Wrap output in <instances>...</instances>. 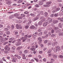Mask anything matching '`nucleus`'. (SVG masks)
<instances>
[{
  "label": "nucleus",
  "instance_id": "29",
  "mask_svg": "<svg viewBox=\"0 0 63 63\" xmlns=\"http://www.w3.org/2000/svg\"><path fill=\"white\" fill-rule=\"evenodd\" d=\"M44 15L46 17H47V16L48 15V13L47 12H46L45 13Z\"/></svg>",
  "mask_w": 63,
  "mask_h": 63
},
{
  "label": "nucleus",
  "instance_id": "6",
  "mask_svg": "<svg viewBox=\"0 0 63 63\" xmlns=\"http://www.w3.org/2000/svg\"><path fill=\"white\" fill-rule=\"evenodd\" d=\"M40 17L38 16H37L35 17L34 18L33 20V21H34L35 20H36L37 19H38L39 18V17Z\"/></svg>",
  "mask_w": 63,
  "mask_h": 63
},
{
  "label": "nucleus",
  "instance_id": "10",
  "mask_svg": "<svg viewBox=\"0 0 63 63\" xmlns=\"http://www.w3.org/2000/svg\"><path fill=\"white\" fill-rule=\"evenodd\" d=\"M52 19L51 18H49L48 19V22L49 23H50L52 21Z\"/></svg>",
  "mask_w": 63,
  "mask_h": 63
},
{
  "label": "nucleus",
  "instance_id": "26",
  "mask_svg": "<svg viewBox=\"0 0 63 63\" xmlns=\"http://www.w3.org/2000/svg\"><path fill=\"white\" fill-rule=\"evenodd\" d=\"M35 7H36V8H39V7H40V6L38 4H36L35 5Z\"/></svg>",
  "mask_w": 63,
  "mask_h": 63
},
{
  "label": "nucleus",
  "instance_id": "63",
  "mask_svg": "<svg viewBox=\"0 0 63 63\" xmlns=\"http://www.w3.org/2000/svg\"><path fill=\"white\" fill-rule=\"evenodd\" d=\"M1 40V42L2 43H4L5 41V40Z\"/></svg>",
  "mask_w": 63,
  "mask_h": 63
},
{
  "label": "nucleus",
  "instance_id": "50",
  "mask_svg": "<svg viewBox=\"0 0 63 63\" xmlns=\"http://www.w3.org/2000/svg\"><path fill=\"white\" fill-rule=\"evenodd\" d=\"M18 52L19 53V54L20 55H21V54L22 53V52L21 51H18Z\"/></svg>",
  "mask_w": 63,
  "mask_h": 63
},
{
  "label": "nucleus",
  "instance_id": "56",
  "mask_svg": "<svg viewBox=\"0 0 63 63\" xmlns=\"http://www.w3.org/2000/svg\"><path fill=\"white\" fill-rule=\"evenodd\" d=\"M59 10H60V8H58L56 9V12H57V11H59Z\"/></svg>",
  "mask_w": 63,
  "mask_h": 63
},
{
  "label": "nucleus",
  "instance_id": "17",
  "mask_svg": "<svg viewBox=\"0 0 63 63\" xmlns=\"http://www.w3.org/2000/svg\"><path fill=\"white\" fill-rule=\"evenodd\" d=\"M20 45H21V43L20 42H17L16 44V45L17 46H20Z\"/></svg>",
  "mask_w": 63,
  "mask_h": 63
},
{
  "label": "nucleus",
  "instance_id": "22",
  "mask_svg": "<svg viewBox=\"0 0 63 63\" xmlns=\"http://www.w3.org/2000/svg\"><path fill=\"white\" fill-rule=\"evenodd\" d=\"M35 28V26L33 25L31 26L30 27V28L31 29H32H32H34Z\"/></svg>",
  "mask_w": 63,
  "mask_h": 63
},
{
  "label": "nucleus",
  "instance_id": "55",
  "mask_svg": "<svg viewBox=\"0 0 63 63\" xmlns=\"http://www.w3.org/2000/svg\"><path fill=\"white\" fill-rule=\"evenodd\" d=\"M17 58V59H20L21 58V57L19 56H18Z\"/></svg>",
  "mask_w": 63,
  "mask_h": 63
},
{
  "label": "nucleus",
  "instance_id": "21",
  "mask_svg": "<svg viewBox=\"0 0 63 63\" xmlns=\"http://www.w3.org/2000/svg\"><path fill=\"white\" fill-rule=\"evenodd\" d=\"M53 56L54 59H56L57 58V56L56 55H54Z\"/></svg>",
  "mask_w": 63,
  "mask_h": 63
},
{
  "label": "nucleus",
  "instance_id": "15",
  "mask_svg": "<svg viewBox=\"0 0 63 63\" xmlns=\"http://www.w3.org/2000/svg\"><path fill=\"white\" fill-rule=\"evenodd\" d=\"M52 3V2L51 1H49L46 3V4H47L48 5H50V4Z\"/></svg>",
  "mask_w": 63,
  "mask_h": 63
},
{
  "label": "nucleus",
  "instance_id": "43",
  "mask_svg": "<svg viewBox=\"0 0 63 63\" xmlns=\"http://www.w3.org/2000/svg\"><path fill=\"white\" fill-rule=\"evenodd\" d=\"M9 29L7 28H5L4 29V31H8Z\"/></svg>",
  "mask_w": 63,
  "mask_h": 63
},
{
  "label": "nucleus",
  "instance_id": "33",
  "mask_svg": "<svg viewBox=\"0 0 63 63\" xmlns=\"http://www.w3.org/2000/svg\"><path fill=\"white\" fill-rule=\"evenodd\" d=\"M51 51V49H49L47 51V52L48 53H50Z\"/></svg>",
  "mask_w": 63,
  "mask_h": 63
},
{
  "label": "nucleus",
  "instance_id": "64",
  "mask_svg": "<svg viewBox=\"0 0 63 63\" xmlns=\"http://www.w3.org/2000/svg\"><path fill=\"white\" fill-rule=\"evenodd\" d=\"M12 62H16V61L15 60H12Z\"/></svg>",
  "mask_w": 63,
  "mask_h": 63
},
{
  "label": "nucleus",
  "instance_id": "53",
  "mask_svg": "<svg viewBox=\"0 0 63 63\" xmlns=\"http://www.w3.org/2000/svg\"><path fill=\"white\" fill-rule=\"evenodd\" d=\"M59 57L60 58H63V56L62 55H60L59 56Z\"/></svg>",
  "mask_w": 63,
  "mask_h": 63
},
{
  "label": "nucleus",
  "instance_id": "54",
  "mask_svg": "<svg viewBox=\"0 0 63 63\" xmlns=\"http://www.w3.org/2000/svg\"><path fill=\"white\" fill-rule=\"evenodd\" d=\"M52 12L54 13H56V10H54L52 11Z\"/></svg>",
  "mask_w": 63,
  "mask_h": 63
},
{
  "label": "nucleus",
  "instance_id": "58",
  "mask_svg": "<svg viewBox=\"0 0 63 63\" xmlns=\"http://www.w3.org/2000/svg\"><path fill=\"white\" fill-rule=\"evenodd\" d=\"M37 39L38 40H41V39H42V38L40 37H38L37 38Z\"/></svg>",
  "mask_w": 63,
  "mask_h": 63
},
{
  "label": "nucleus",
  "instance_id": "51",
  "mask_svg": "<svg viewBox=\"0 0 63 63\" xmlns=\"http://www.w3.org/2000/svg\"><path fill=\"white\" fill-rule=\"evenodd\" d=\"M57 2H61L62 1V0H57Z\"/></svg>",
  "mask_w": 63,
  "mask_h": 63
},
{
  "label": "nucleus",
  "instance_id": "38",
  "mask_svg": "<svg viewBox=\"0 0 63 63\" xmlns=\"http://www.w3.org/2000/svg\"><path fill=\"white\" fill-rule=\"evenodd\" d=\"M44 43L45 44H46V43H47V42H48V40H45L44 42Z\"/></svg>",
  "mask_w": 63,
  "mask_h": 63
},
{
  "label": "nucleus",
  "instance_id": "13",
  "mask_svg": "<svg viewBox=\"0 0 63 63\" xmlns=\"http://www.w3.org/2000/svg\"><path fill=\"white\" fill-rule=\"evenodd\" d=\"M43 4H44V3L42 1H39V5H43Z\"/></svg>",
  "mask_w": 63,
  "mask_h": 63
},
{
  "label": "nucleus",
  "instance_id": "20",
  "mask_svg": "<svg viewBox=\"0 0 63 63\" xmlns=\"http://www.w3.org/2000/svg\"><path fill=\"white\" fill-rule=\"evenodd\" d=\"M44 7H49L50 6V5H43Z\"/></svg>",
  "mask_w": 63,
  "mask_h": 63
},
{
  "label": "nucleus",
  "instance_id": "18",
  "mask_svg": "<svg viewBox=\"0 0 63 63\" xmlns=\"http://www.w3.org/2000/svg\"><path fill=\"white\" fill-rule=\"evenodd\" d=\"M21 17L22 18H23V17H25V15L24 14H22L21 15Z\"/></svg>",
  "mask_w": 63,
  "mask_h": 63
},
{
  "label": "nucleus",
  "instance_id": "42",
  "mask_svg": "<svg viewBox=\"0 0 63 63\" xmlns=\"http://www.w3.org/2000/svg\"><path fill=\"white\" fill-rule=\"evenodd\" d=\"M17 18H18V19H22L21 16H18Z\"/></svg>",
  "mask_w": 63,
  "mask_h": 63
},
{
  "label": "nucleus",
  "instance_id": "62",
  "mask_svg": "<svg viewBox=\"0 0 63 63\" xmlns=\"http://www.w3.org/2000/svg\"><path fill=\"white\" fill-rule=\"evenodd\" d=\"M47 48H44L43 49V50H44V51H45V50H47Z\"/></svg>",
  "mask_w": 63,
  "mask_h": 63
},
{
  "label": "nucleus",
  "instance_id": "11",
  "mask_svg": "<svg viewBox=\"0 0 63 63\" xmlns=\"http://www.w3.org/2000/svg\"><path fill=\"white\" fill-rule=\"evenodd\" d=\"M41 20H42V21H46V19L45 18V17H41Z\"/></svg>",
  "mask_w": 63,
  "mask_h": 63
},
{
  "label": "nucleus",
  "instance_id": "37",
  "mask_svg": "<svg viewBox=\"0 0 63 63\" xmlns=\"http://www.w3.org/2000/svg\"><path fill=\"white\" fill-rule=\"evenodd\" d=\"M12 58L13 59L12 60H16V61H17V59L13 57Z\"/></svg>",
  "mask_w": 63,
  "mask_h": 63
},
{
  "label": "nucleus",
  "instance_id": "14",
  "mask_svg": "<svg viewBox=\"0 0 63 63\" xmlns=\"http://www.w3.org/2000/svg\"><path fill=\"white\" fill-rule=\"evenodd\" d=\"M43 22L42 21H40L38 23V25H42L43 23Z\"/></svg>",
  "mask_w": 63,
  "mask_h": 63
},
{
  "label": "nucleus",
  "instance_id": "32",
  "mask_svg": "<svg viewBox=\"0 0 63 63\" xmlns=\"http://www.w3.org/2000/svg\"><path fill=\"white\" fill-rule=\"evenodd\" d=\"M31 22H32V21H29L28 23V25H30V24H31Z\"/></svg>",
  "mask_w": 63,
  "mask_h": 63
},
{
  "label": "nucleus",
  "instance_id": "35",
  "mask_svg": "<svg viewBox=\"0 0 63 63\" xmlns=\"http://www.w3.org/2000/svg\"><path fill=\"white\" fill-rule=\"evenodd\" d=\"M13 17H14L13 16V15H11L10 16L9 18L10 19H12Z\"/></svg>",
  "mask_w": 63,
  "mask_h": 63
},
{
  "label": "nucleus",
  "instance_id": "28",
  "mask_svg": "<svg viewBox=\"0 0 63 63\" xmlns=\"http://www.w3.org/2000/svg\"><path fill=\"white\" fill-rule=\"evenodd\" d=\"M5 33L7 35H10V32L9 31L6 32Z\"/></svg>",
  "mask_w": 63,
  "mask_h": 63
},
{
  "label": "nucleus",
  "instance_id": "40",
  "mask_svg": "<svg viewBox=\"0 0 63 63\" xmlns=\"http://www.w3.org/2000/svg\"><path fill=\"white\" fill-rule=\"evenodd\" d=\"M50 17H53V16H54V14H52L50 15Z\"/></svg>",
  "mask_w": 63,
  "mask_h": 63
},
{
  "label": "nucleus",
  "instance_id": "49",
  "mask_svg": "<svg viewBox=\"0 0 63 63\" xmlns=\"http://www.w3.org/2000/svg\"><path fill=\"white\" fill-rule=\"evenodd\" d=\"M54 32V30L53 29H52L51 31V32L52 33H53Z\"/></svg>",
  "mask_w": 63,
  "mask_h": 63
},
{
  "label": "nucleus",
  "instance_id": "31",
  "mask_svg": "<svg viewBox=\"0 0 63 63\" xmlns=\"http://www.w3.org/2000/svg\"><path fill=\"white\" fill-rule=\"evenodd\" d=\"M59 27L60 28H61V27H62V24H61V23L59 24Z\"/></svg>",
  "mask_w": 63,
  "mask_h": 63
},
{
  "label": "nucleus",
  "instance_id": "41",
  "mask_svg": "<svg viewBox=\"0 0 63 63\" xmlns=\"http://www.w3.org/2000/svg\"><path fill=\"white\" fill-rule=\"evenodd\" d=\"M29 27V26H28V25H26L25 27V28H26V29H28Z\"/></svg>",
  "mask_w": 63,
  "mask_h": 63
},
{
  "label": "nucleus",
  "instance_id": "39",
  "mask_svg": "<svg viewBox=\"0 0 63 63\" xmlns=\"http://www.w3.org/2000/svg\"><path fill=\"white\" fill-rule=\"evenodd\" d=\"M24 52L25 53H28V50H25Z\"/></svg>",
  "mask_w": 63,
  "mask_h": 63
},
{
  "label": "nucleus",
  "instance_id": "36",
  "mask_svg": "<svg viewBox=\"0 0 63 63\" xmlns=\"http://www.w3.org/2000/svg\"><path fill=\"white\" fill-rule=\"evenodd\" d=\"M33 59H34L35 60H36V62H39V60H38V59H37L35 58H33Z\"/></svg>",
  "mask_w": 63,
  "mask_h": 63
},
{
  "label": "nucleus",
  "instance_id": "19",
  "mask_svg": "<svg viewBox=\"0 0 63 63\" xmlns=\"http://www.w3.org/2000/svg\"><path fill=\"white\" fill-rule=\"evenodd\" d=\"M6 3L8 5H11V3H12V2L11 1H8L6 2Z\"/></svg>",
  "mask_w": 63,
  "mask_h": 63
},
{
  "label": "nucleus",
  "instance_id": "3",
  "mask_svg": "<svg viewBox=\"0 0 63 63\" xmlns=\"http://www.w3.org/2000/svg\"><path fill=\"white\" fill-rule=\"evenodd\" d=\"M55 32V33H58V32L59 31V29L57 27H56L54 28Z\"/></svg>",
  "mask_w": 63,
  "mask_h": 63
},
{
  "label": "nucleus",
  "instance_id": "46",
  "mask_svg": "<svg viewBox=\"0 0 63 63\" xmlns=\"http://www.w3.org/2000/svg\"><path fill=\"white\" fill-rule=\"evenodd\" d=\"M29 13V12L27 11H26L24 12V14H28Z\"/></svg>",
  "mask_w": 63,
  "mask_h": 63
},
{
  "label": "nucleus",
  "instance_id": "7",
  "mask_svg": "<svg viewBox=\"0 0 63 63\" xmlns=\"http://www.w3.org/2000/svg\"><path fill=\"white\" fill-rule=\"evenodd\" d=\"M20 16V14L17 13H15L14 15V16L15 17H16V18H17V17H18V16Z\"/></svg>",
  "mask_w": 63,
  "mask_h": 63
},
{
  "label": "nucleus",
  "instance_id": "44",
  "mask_svg": "<svg viewBox=\"0 0 63 63\" xmlns=\"http://www.w3.org/2000/svg\"><path fill=\"white\" fill-rule=\"evenodd\" d=\"M60 21L62 22H63V18H61Z\"/></svg>",
  "mask_w": 63,
  "mask_h": 63
},
{
  "label": "nucleus",
  "instance_id": "34",
  "mask_svg": "<svg viewBox=\"0 0 63 63\" xmlns=\"http://www.w3.org/2000/svg\"><path fill=\"white\" fill-rule=\"evenodd\" d=\"M30 15L31 16H33V17H34L35 16V14H31Z\"/></svg>",
  "mask_w": 63,
  "mask_h": 63
},
{
  "label": "nucleus",
  "instance_id": "30",
  "mask_svg": "<svg viewBox=\"0 0 63 63\" xmlns=\"http://www.w3.org/2000/svg\"><path fill=\"white\" fill-rule=\"evenodd\" d=\"M22 48V47H17V50H20V49L21 48Z\"/></svg>",
  "mask_w": 63,
  "mask_h": 63
},
{
  "label": "nucleus",
  "instance_id": "45",
  "mask_svg": "<svg viewBox=\"0 0 63 63\" xmlns=\"http://www.w3.org/2000/svg\"><path fill=\"white\" fill-rule=\"evenodd\" d=\"M4 58H2V60H3V61H5V62H7V61L6 60H5V59Z\"/></svg>",
  "mask_w": 63,
  "mask_h": 63
},
{
  "label": "nucleus",
  "instance_id": "8",
  "mask_svg": "<svg viewBox=\"0 0 63 63\" xmlns=\"http://www.w3.org/2000/svg\"><path fill=\"white\" fill-rule=\"evenodd\" d=\"M51 44L52 46H54L55 45H57V42H52L51 43Z\"/></svg>",
  "mask_w": 63,
  "mask_h": 63
},
{
  "label": "nucleus",
  "instance_id": "12",
  "mask_svg": "<svg viewBox=\"0 0 63 63\" xmlns=\"http://www.w3.org/2000/svg\"><path fill=\"white\" fill-rule=\"evenodd\" d=\"M24 37L25 38H31L32 37V35H30L27 36V35H25L24 36Z\"/></svg>",
  "mask_w": 63,
  "mask_h": 63
},
{
  "label": "nucleus",
  "instance_id": "24",
  "mask_svg": "<svg viewBox=\"0 0 63 63\" xmlns=\"http://www.w3.org/2000/svg\"><path fill=\"white\" fill-rule=\"evenodd\" d=\"M36 36H37V35L36 34H33L32 35V37L33 38H36Z\"/></svg>",
  "mask_w": 63,
  "mask_h": 63
},
{
  "label": "nucleus",
  "instance_id": "16",
  "mask_svg": "<svg viewBox=\"0 0 63 63\" xmlns=\"http://www.w3.org/2000/svg\"><path fill=\"white\" fill-rule=\"evenodd\" d=\"M53 23L56 24V23H57V22H58V21H57V20H55L53 21Z\"/></svg>",
  "mask_w": 63,
  "mask_h": 63
},
{
  "label": "nucleus",
  "instance_id": "25",
  "mask_svg": "<svg viewBox=\"0 0 63 63\" xmlns=\"http://www.w3.org/2000/svg\"><path fill=\"white\" fill-rule=\"evenodd\" d=\"M23 0H19L17 1L18 3H20L21 2H22Z\"/></svg>",
  "mask_w": 63,
  "mask_h": 63
},
{
  "label": "nucleus",
  "instance_id": "52",
  "mask_svg": "<svg viewBox=\"0 0 63 63\" xmlns=\"http://www.w3.org/2000/svg\"><path fill=\"white\" fill-rule=\"evenodd\" d=\"M12 47L13 50H15V49H16V47H15L13 46Z\"/></svg>",
  "mask_w": 63,
  "mask_h": 63
},
{
  "label": "nucleus",
  "instance_id": "1",
  "mask_svg": "<svg viewBox=\"0 0 63 63\" xmlns=\"http://www.w3.org/2000/svg\"><path fill=\"white\" fill-rule=\"evenodd\" d=\"M4 48L5 50H7V51H9V50H10V48L9 47V45H6Z\"/></svg>",
  "mask_w": 63,
  "mask_h": 63
},
{
  "label": "nucleus",
  "instance_id": "59",
  "mask_svg": "<svg viewBox=\"0 0 63 63\" xmlns=\"http://www.w3.org/2000/svg\"><path fill=\"white\" fill-rule=\"evenodd\" d=\"M44 45L43 44H41L40 45L41 47H44Z\"/></svg>",
  "mask_w": 63,
  "mask_h": 63
},
{
  "label": "nucleus",
  "instance_id": "57",
  "mask_svg": "<svg viewBox=\"0 0 63 63\" xmlns=\"http://www.w3.org/2000/svg\"><path fill=\"white\" fill-rule=\"evenodd\" d=\"M47 60V59H46L44 58L43 59V61H44V62H46V61Z\"/></svg>",
  "mask_w": 63,
  "mask_h": 63
},
{
  "label": "nucleus",
  "instance_id": "47",
  "mask_svg": "<svg viewBox=\"0 0 63 63\" xmlns=\"http://www.w3.org/2000/svg\"><path fill=\"white\" fill-rule=\"evenodd\" d=\"M59 35L60 36H62V33H61V32H59Z\"/></svg>",
  "mask_w": 63,
  "mask_h": 63
},
{
  "label": "nucleus",
  "instance_id": "23",
  "mask_svg": "<svg viewBox=\"0 0 63 63\" xmlns=\"http://www.w3.org/2000/svg\"><path fill=\"white\" fill-rule=\"evenodd\" d=\"M16 28L18 29H19V26L18 24L16 25Z\"/></svg>",
  "mask_w": 63,
  "mask_h": 63
},
{
  "label": "nucleus",
  "instance_id": "5",
  "mask_svg": "<svg viewBox=\"0 0 63 63\" xmlns=\"http://www.w3.org/2000/svg\"><path fill=\"white\" fill-rule=\"evenodd\" d=\"M40 17L38 16H37L35 17L34 18L33 20V21H34L35 20H36L37 19H38L39 18V17Z\"/></svg>",
  "mask_w": 63,
  "mask_h": 63
},
{
  "label": "nucleus",
  "instance_id": "4",
  "mask_svg": "<svg viewBox=\"0 0 63 63\" xmlns=\"http://www.w3.org/2000/svg\"><path fill=\"white\" fill-rule=\"evenodd\" d=\"M35 46H31V50L32 51H34L35 50Z\"/></svg>",
  "mask_w": 63,
  "mask_h": 63
},
{
  "label": "nucleus",
  "instance_id": "61",
  "mask_svg": "<svg viewBox=\"0 0 63 63\" xmlns=\"http://www.w3.org/2000/svg\"><path fill=\"white\" fill-rule=\"evenodd\" d=\"M38 57H39V58H42V57H41V56H40V55H38Z\"/></svg>",
  "mask_w": 63,
  "mask_h": 63
},
{
  "label": "nucleus",
  "instance_id": "2",
  "mask_svg": "<svg viewBox=\"0 0 63 63\" xmlns=\"http://www.w3.org/2000/svg\"><path fill=\"white\" fill-rule=\"evenodd\" d=\"M60 49V47H57L56 48V50H55V49H53V50L54 51H55V52H57V51H59Z\"/></svg>",
  "mask_w": 63,
  "mask_h": 63
},
{
  "label": "nucleus",
  "instance_id": "9",
  "mask_svg": "<svg viewBox=\"0 0 63 63\" xmlns=\"http://www.w3.org/2000/svg\"><path fill=\"white\" fill-rule=\"evenodd\" d=\"M47 25V23L46 22H44L43 24V26L44 27H46Z\"/></svg>",
  "mask_w": 63,
  "mask_h": 63
},
{
  "label": "nucleus",
  "instance_id": "48",
  "mask_svg": "<svg viewBox=\"0 0 63 63\" xmlns=\"http://www.w3.org/2000/svg\"><path fill=\"white\" fill-rule=\"evenodd\" d=\"M8 44V42H5L4 43H3V45H6V44Z\"/></svg>",
  "mask_w": 63,
  "mask_h": 63
},
{
  "label": "nucleus",
  "instance_id": "60",
  "mask_svg": "<svg viewBox=\"0 0 63 63\" xmlns=\"http://www.w3.org/2000/svg\"><path fill=\"white\" fill-rule=\"evenodd\" d=\"M32 56V55H28V57H31Z\"/></svg>",
  "mask_w": 63,
  "mask_h": 63
},
{
  "label": "nucleus",
  "instance_id": "27",
  "mask_svg": "<svg viewBox=\"0 0 63 63\" xmlns=\"http://www.w3.org/2000/svg\"><path fill=\"white\" fill-rule=\"evenodd\" d=\"M11 28L12 29H14V28H15V26H14V25H12Z\"/></svg>",
  "mask_w": 63,
  "mask_h": 63
}]
</instances>
